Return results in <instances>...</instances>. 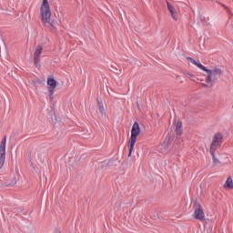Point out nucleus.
<instances>
[{
    "label": "nucleus",
    "mask_w": 233,
    "mask_h": 233,
    "mask_svg": "<svg viewBox=\"0 0 233 233\" xmlns=\"http://www.w3.org/2000/svg\"><path fill=\"white\" fill-rule=\"evenodd\" d=\"M187 61L191 63V65H195L200 70H203V72H207L208 76L206 78V84H203L204 86L210 87L212 86V81H216V79H218V77H221L223 76V71L219 69L218 67H215L213 69H208L203 64L194 60V58L187 56Z\"/></svg>",
    "instance_id": "1"
},
{
    "label": "nucleus",
    "mask_w": 233,
    "mask_h": 233,
    "mask_svg": "<svg viewBox=\"0 0 233 233\" xmlns=\"http://www.w3.org/2000/svg\"><path fill=\"white\" fill-rule=\"evenodd\" d=\"M40 15L45 26L47 28H54V25L52 24V11H50V4H48V0H43L40 6Z\"/></svg>",
    "instance_id": "2"
},
{
    "label": "nucleus",
    "mask_w": 233,
    "mask_h": 233,
    "mask_svg": "<svg viewBox=\"0 0 233 233\" xmlns=\"http://www.w3.org/2000/svg\"><path fill=\"white\" fill-rule=\"evenodd\" d=\"M141 133V128L139 127V124L137 122H135L133 124L132 129H131V137L128 140V157L132 156V152H134V147L136 146V142L137 141V136Z\"/></svg>",
    "instance_id": "3"
},
{
    "label": "nucleus",
    "mask_w": 233,
    "mask_h": 233,
    "mask_svg": "<svg viewBox=\"0 0 233 233\" xmlns=\"http://www.w3.org/2000/svg\"><path fill=\"white\" fill-rule=\"evenodd\" d=\"M6 159V136L1 140L0 143V169L5 167V161Z\"/></svg>",
    "instance_id": "4"
},
{
    "label": "nucleus",
    "mask_w": 233,
    "mask_h": 233,
    "mask_svg": "<svg viewBox=\"0 0 233 233\" xmlns=\"http://www.w3.org/2000/svg\"><path fill=\"white\" fill-rule=\"evenodd\" d=\"M221 143H223V135L218 133L214 136L213 141L210 145V154L214 155V153H216V150H218V147L221 146Z\"/></svg>",
    "instance_id": "5"
},
{
    "label": "nucleus",
    "mask_w": 233,
    "mask_h": 233,
    "mask_svg": "<svg viewBox=\"0 0 233 233\" xmlns=\"http://www.w3.org/2000/svg\"><path fill=\"white\" fill-rule=\"evenodd\" d=\"M41 54H43V46L38 45L35 47V52L33 56L35 66L36 68H39L41 66V64H39L41 62Z\"/></svg>",
    "instance_id": "6"
},
{
    "label": "nucleus",
    "mask_w": 233,
    "mask_h": 233,
    "mask_svg": "<svg viewBox=\"0 0 233 233\" xmlns=\"http://www.w3.org/2000/svg\"><path fill=\"white\" fill-rule=\"evenodd\" d=\"M47 86H48V90L50 94V98L52 99V96H54V92L57 87V81H56V79H54L53 77H48Z\"/></svg>",
    "instance_id": "7"
},
{
    "label": "nucleus",
    "mask_w": 233,
    "mask_h": 233,
    "mask_svg": "<svg viewBox=\"0 0 233 233\" xmlns=\"http://www.w3.org/2000/svg\"><path fill=\"white\" fill-rule=\"evenodd\" d=\"M195 219H198V221H203L205 219V212H203V208L201 207L198 208L194 212Z\"/></svg>",
    "instance_id": "8"
},
{
    "label": "nucleus",
    "mask_w": 233,
    "mask_h": 233,
    "mask_svg": "<svg viewBox=\"0 0 233 233\" xmlns=\"http://www.w3.org/2000/svg\"><path fill=\"white\" fill-rule=\"evenodd\" d=\"M167 9L169 10L171 14V17L175 20L177 21V11L176 8L168 2H167Z\"/></svg>",
    "instance_id": "9"
},
{
    "label": "nucleus",
    "mask_w": 233,
    "mask_h": 233,
    "mask_svg": "<svg viewBox=\"0 0 233 233\" xmlns=\"http://www.w3.org/2000/svg\"><path fill=\"white\" fill-rule=\"evenodd\" d=\"M177 136H181L183 134V123L180 120L177 121L176 124Z\"/></svg>",
    "instance_id": "10"
},
{
    "label": "nucleus",
    "mask_w": 233,
    "mask_h": 233,
    "mask_svg": "<svg viewBox=\"0 0 233 233\" xmlns=\"http://www.w3.org/2000/svg\"><path fill=\"white\" fill-rule=\"evenodd\" d=\"M224 188H227V190H232L233 188V180L232 177H228L225 184H224Z\"/></svg>",
    "instance_id": "11"
},
{
    "label": "nucleus",
    "mask_w": 233,
    "mask_h": 233,
    "mask_svg": "<svg viewBox=\"0 0 233 233\" xmlns=\"http://www.w3.org/2000/svg\"><path fill=\"white\" fill-rule=\"evenodd\" d=\"M98 110L102 116H106V111L105 110V106H103V102H98Z\"/></svg>",
    "instance_id": "12"
},
{
    "label": "nucleus",
    "mask_w": 233,
    "mask_h": 233,
    "mask_svg": "<svg viewBox=\"0 0 233 233\" xmlns=\"http://www.w3.org/2000/svg\"><path fill=\"white\" fill-rule=\"evenodd\" d=\"M215 154H216V153L211 154V156H212V161H213V167H218V165H220L221 162L219 161V159H218V158L216 157V155H215Z\"/></svg>",
    "instance_id": "13"
},
{
    "label": "nucleus",
    "mask_w": 233,
    "mask_h": 233,
    "mask_svg": "<svg viewBox=\"0 0 233 233\" xmlns=\"http://www.w3.org/2000/svg\"><path fill=\"white\" fill-rule=\"evenodd\" d=\"M184 76H186L188 79H192V81H197L198 78L196 77L195 75H192L190 73L187 72H184Z\"/></svg>",
    "instance_id": "14"
}]
</instances>
